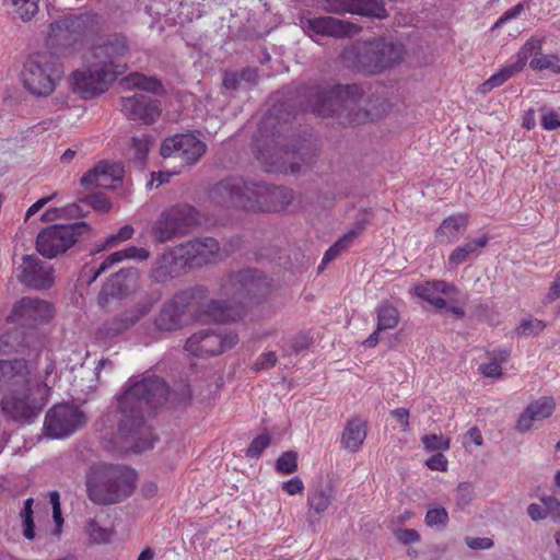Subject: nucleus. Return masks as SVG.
<instances>
[{"mask_svg": "<svg viewBox=\"0 0 560 560\" xmlns=\"http://www.w3.org/2000/svg\"><path fill=\"white\" fill-rule=\"evenodd\" d=\"M170 389L165 381L153 374L128 380L117 398L118 434L133 442V450L142 452L153 446L152 432L144 425V415L163 405Z\"/></svg>", "mask_w": 560, "mask_h": 560, "instance_id": "nucleus-1", "label": "nucleus"}, {"mask_svg": "<svg viewBox=\"0 0 560 560\" xmlns=\"http://www.w3.org/2000/svg\"><path fill=\"white\" fill-rule=\"evenodd\" d=\"M129 45L121 34H110L93 44L83 67L70 75V86L83 100H92L108 90L127 69Z\"/></svg>", "mask_w": 560, "mask_h": 560, "instance_id": "nucleus-2", "label": "nucleus"}, {"mask_svg": "<svg viewBox=\"0 0 560 560\" xmlns=\"http://www.w3.org/2000/svg\"><path fill=\"white\" fill-rule=\"evenodd\" d=\"M363 90L358 84L313 86L307 91V106L318 117H337L345 126L374 121L387 113L389 104L385 100L361 105Z\"/></svg>", "mask_w": 560, "mask_h": 560, "instance_id": "nucleus-3", "label": "nucleus"}, {"mask_svg": "<svg viewBox=\"0 0 560 560\" xmlns=\"http://www.w3.org/2000/svg\"><path fill=\"white\" fill-rule=\"evenodd\" d=\"M212 199L221 206L240 208L246 211L278 212L293 201V191L282 186H268L244 182L241 178H226L211 190Z\"/></svg>", "mask_w": 560, "mask_h": 560, "instance_id": "nucleus-4", "label": "nucleus"}, {"mask_svg": "<svg viewBox=\"0 0 560 560\" xmlns=\"http://www.w3.org/2000/svg\"><path fill=\"white\" fill-rule=\"evenodd\" d=\"M269 290V280L257 270L246 269L229 273L220 285V294L225 300L211 301L206 314L214 322H235L244 316L245 302L265 296Z\"/></svg>", "mask_w": 560, "mask_h": 560, "instance_id": "nucleus-5", "label": "nucleus"}, {"mask_svg": "<svg viewBox=\"0 0 560 560\" xmlns=\"http://www.w3.org/2000/svg\"><path fill=\"white\" fill-rule=\"evenodd\" d=\"M136 479V471L128 466L100 465L86 479L88 497L102 505L120 502L131 495Z\"/></svg>", "mask_w": 560, "mask_h": 560, "instance_id": "nucleus-6", "label": "nucleus"}, {"mask_svg": "<svg viewBox=\"0 0 560 560\" xmlns=\"http://www.w3.org/2000/svg\"><path fill=\"white\" fill-rule=\"evenodd\" d=\"M100 28L101 19L94 13L71 14L57 20L50 24L46 38L48 52L54 57L70 55L79 42Z\"/></svg>", "mask_w": 560, "mask_h": 560, "instance_id": "nucleus-7", "label": "nucleus"}, {"mask_svg": "<svg viewBox=\"0 0 560 560\" xmlns=\"http://www.w3.org/2000/svg\"><path fill=\"white\" fill-rule=\"evenodd\" d=\"M49 392L50 388L46 384H38L30 373L25 383L12 387L3 396L2 412L18 422H32L42 412Z\"/></svg>", "mask_w": 560, "mask_h": 560, "instance_id": "nucleus-8", "label": "nucleus"}, {"mask_svg": "<svg viewBox=\"0 0 560 560\" xmlns=\"http://www.w3.org/2000/svg\"><path fill=\"white\" fill-rule=\"evenodd\" d=\"M62 74V67L52 54L36 51L28 55L23 62L20 80L33 96L48 97L55 92Z\"/></svg>", "mask_w": 560, "mask_h": 560, "instance_id": "nucleus-9", "label": "nucleus"}, {"mask_svg": "<svg viewBox=\"0 0 560 560\" xmlns=\"http://www.w3.org/2000/svg\"><path fill=\"white\" fill-rule=\"evenodd\" d=\"M355 68L368 74H378L399 65L406 55L404 44L387 37L363 42L355 48Z\"/></svg>", "mask_w": 560, "mask_h": 560, "instance_id": "nucleus-10", "label": "nucleus"}, {"mask_svg": "<svg viewBox=\"0 0 560 560\" xmlns=\"http://www.w3.org/2000/svg\"><path fill=\"white\" fill-rule=\"evenodd\" d=\"M198 221L196 209L188 205H176L165 209L152 225V235L158 243H165L184 235Z\"/></svg>", "mask_w": 560, "mask_h": 560, "instance_id": "nucleus-11", "label": "nucleus"}, {"mask_svg": "<svg viewBox=\"0 0 560 560\" xmlns=\"http://www.w3.org/2000/svg\"><path fill=\"white\" fill-rule=\"evenodd\" d=\"M84 228L85 222L48 226L37 235L36 248L42 256L52 259L72 247Z\"/></svg>", "mask_w": 560, "mask_h": 560, "instance_id": "nucleus-12", "label": "nucleus"}, {"mask_svg": "<svg viewBox=\"0 0 560 560\" xmlns=\"http://www.w3.org/2000/svg\"><path fill=\"white\" fill-rule=\"evenodd\" d=\"M203 293L201 288L190 289L176 293L166 301L154 318V326L159 331H174L185 324V316L191 313L194 300Z\"/></svg>", "mask_w": 560, "mask_h": 560, "instance_id": "nucleus-13", "label": "nucleus"}, {"mask_svg": "<svg viewBox=\"0 0 560 560\" xmlns=\"http://www.w3.org/2000/svg\"><path fill=\"white\" fill-rule=\"evenodd\" d=\"M85 415L79 407L70 404H59L51 407L45 417L46 434L61 439L73 434L85 423Z\"/></svg>", "mask_w": 560, "mask_h": 560, "instance_id": "nucleus-14", "label": "nucleus"}, {"mask_svg": "<svg viewBox=\"0 0 560 560\" xmlns=\"http://www.w3.org/2000/svg\"><path fill=\"white\" fill-rule=\"evenodd\" d=\"M238 341L234 331L206 329L195 332L185 345V350L195 357H211L233 348Z\"/></svg>", "mask_w": 560, "mask_h": 560, "instance_id": "nucleus-15", "label": "nucleus"}, {"mask_svg": "<svg viewBox=\"0 0 560 560\" xmlns=\"http://www.w3.org/2000/svg\"><path fill=\"white\" fill-rule=\"evenodd\" d=\"M542 45L544 38L530 37L527 39L516 52L514 60L509 61L480 85V92L488 93L521 72L525 68L529 57H532L534 52L542 50Z\"/></svg>", "mask_w": 560, "mask_h": 560, "instance_id": "nucleus-16", "label": "nucleus"}, {"mask_svg": "<svg viewBox=\"0 0 560 560\" xmlns=\"http://www.w3.org/2000/svg\"><path fill=\"white\" fill-rule=\"evenodd\" d=\"M52 314L54 308L49 302L24 296L13 305L7 320L20 327L33 328L48 322Z\"/></svg>", "mask_w": 560, "mask_h": 560, "instance_id": "nucleus-17", "label": "nucleus"}, {"mask_svg": "<svg viewBox=\"0 0 560 560\" xmlns=\"http://www.w3.org/2000/svg\"><path fill=\"white\" fill-rule=\"evenodd\" d=\"M207 145L191 133H180L164 139L160 153L163 158H177L186 165L196 164L206 153Z\"/></svg>", "mask_w": 560, "mask_h": 560, "instance_id": "nucleus-18", "label": "nucleus"}, {"mask_svg": "<svg viewBox=\"0 0 560 560\" xmlns=\"http://www.w3.org/2000/svg\"><path fill=\"white\" fill-rule=\"evenodd\" d=\"M18 278L27 288L46 290L55 282V270L35 255H25L22 258Z\"/></svg>", "mask_w": 560, "mask_h": 560, "instance_id": "nucleus-19", "label": "nucleus"}, {"mask_svg": "<svg viewBox=\"0 0 560 560\" xmlns=\"http://www.w3.org/2000/svg\"><path fill=\"white\" fill-rule=\"evenodd\" d=\"M120 110L127 119L143 125H153L162 114L161 102L143 94L121 97Z\"/></svg>", "mask_w": 560, "mask_h": 560, "instance_id": "nucleus-20", "label": "nucleus"}, {"mask_svg": "<svg viewBox=\"0 0 560 560\" xmlns=\"http://www.w3.org/2000/svg\"><path fill=\"white\" fill-rule=\"evenodd\" d=\"M177 246L183 249L180 254L188 270L215 261L220 252L219 242L213 237L196 238Z\"/></svg>", "mask_w": 560, "mask_h": 560, "instance_id": "nucleus-21", "label": "nucleus"}, {"mask_svg": "<svg viewBox=\"0 0 560 560\" xmlns=\"http://www.w3.org/2000/svg\"><path fill=\"white\" fill-rule=\"evenodd\" d=\"M301 26L308 35L315 34L337 38L349 37L360 31L355 24L332 16L302 18Z\"/></svg>", "mask_w": 560, "mask_h": 560, "instance_id": "nucleus-22", "label": "nucleus"}, {"mask_svg": "<svg viewBox=\"0 0 560 560\" xmlns=\"http://www.w3.org/2000/svg\"><path fill=\"white\" fill-rule=\"evenodd\" d=\"M304 148L289 150L288 148L260 149L258 160L265 165L268 173L294 174L300 172L301 165L295 158L302 159Z\"/></svg>", "mask_w": 560, "mask_h": 560, "instance_id": "nucleus-23", "label": "nucleus"}, {"mask_svg": "<svg viewBox=\"0 0 560 560\" xmlns=\"http://www.w3.org/2000/svg\"><path fill=\"white\" fill-rule=\"evenodd\" d=\"M322 8L335 14H358L376 19L387 16L386 9L380 0H320Z\"/></svg>", "mask_w": 560, "mask_h": 560, "instance_id": "nucleus-24", "label": "nucleus"}, {"mask_svg": "<svg viewBox=\"0 0 560 560\" xmlns=\"http://www.w3.org/2000/svg\"><path fill=\"white\" fill-rule=\"evenodd\" d=\"M178 246L167 248L151 265L149 278L156 283H165L188 269Z\"/></svg>", "mask_w": 560, "mask_h": 560, "instance_id": "nucleus-25", "label": "nucleus"}, {"mask_svg": "<svg viewBox=\"0 0 560 560\" xmlns=\"http://www.w3.org/2000/svg\"><path fill=\"white\" fill-rule=\"evenodd\" d=\"M150 257V252L144 247L129 246L127 248L117 250L107 256L97 268L84 265L80 279L88 285L92 284L104 271L110 268L114 264L120 262L126 259L143 261Z\"/></svg>", "mask_w": 560, "mask_h": 560, "instance_id": "nucleus-26", "label": "nucleus"}, {"mask_svg": "<svg viewBox=\"0 0 560 560\" xmlns=\"http://www.w3.org/2000/svg\"><path fill=\"white\" fill-rule=\"evenodd\" d=\"M139 280L137 268L120 269L113 275L98 293V303L105 305L109 298H124L132 292Z\"/></svg>", "mask_w": 560, "mask_h": 560, "instance_id": "nucleus-27", "label": "nucleus"}, {"mask_svg": "<svg viewBox=\"0 0 560 560\" xmlns=\"http://www.w3.org/2000/svg\"><path fill=\"white\" fill-rule=\"evenodd\" d=\"M556 409V401L552 397L542 396L532 401L520 415L515 429L525 433L533 429L535 422L542 421L552 416Z\"/></svg>", "mask_w": 560, "mask_h": 560, "instance_id": "nucleus-28", "label": "nucleus"}, {"mask_svg": "<svg viewBox=\"0 0 560 560\" xmlns=\"http://www.w3.org/2000/svg\"><path fill=\"white\" fill-rule=\"evenodd\" d=\"M122 167L117 163L102 161L81 178L83 185H93L101 188H114L122 179Z\"/></svg>", "mask_w": 560, "mask_h": 560, "instance_id": "nucleus-29", "label": "nucleus"}, {"mask_svg": "<svg viewBox=\"0 0 560 560\" xmlns=\"http://www.w3.org/2000/svg\"><path fill=\"white\" fill-rule=\"evenodd\" d=\"M470 217L466 212H458L445 218L435 230V240L439 244H453L466 232Z\"/></svg>", "mask_w": 560, "mask_h": 560, "instance_id": "nucleus-30", "label": "nucleus"}, {"mask_svg": "<svg viewBox=\"0 0 560 560\" xmlns=\"http://www.w3.org/2000/svg\"><path fill=\"white\" fill-rule=\"evenodd\" d=\"M30 368L25 360H0V393L25 383Z\"/></svg>", "mask_w": 560, "mask_h": 560, "instance_id": "nucleus-31", "label": "nucleus"}, {"mask_svg": "<svg viewBox=\"0 0 560 560\" xmlns=\"http://www.w3.org/2000/svg\"><path fill=\"white\" fill-rule=\"evenodd\" d=\"M453 291H455V287L443 280L425 281L413 288L415 295L439 310L446 306V301L441 294H448Z\"/></svg>", "mask_w": 560, "mask_h": 560, "instance_id": "nucleus-32", "label": "nucleus"}, {"mask_svg": "<svg viewBox=\"0 0 560 560\" xmlns=\"http://www.w3.org/2000/svg\"><path fill=\"white\" fill-rule=\"evenodd\" d=\"M368 434V422L358 417L350 418L341 433V445L349 452H358Z\"/></svg>", "mask_w": 560, "mask_h": 560, "instance_id": "nucleus-33", "label": "nucleus"}, {"mask_svg": "<svg viewBox=\"0 0 560 560\" xmlns=\"http://www.w3.org/2000/svg\"><path fill=\"white\" fill-rule=\"evenodd\" d=\"M490 237L487 234L471 240L452 250L448 256V262L452 266L464 264L469 257L478 256L479 249L488 245Z\"/></svg>", "mask_w": 560, "mask_h": 560, "instance_id": "nucleus-34", "label": "nucleus"}, {"mask_svg": "<svg viewBox=\"0 0 560 560\" xmlns=\"http://www.w3.org/2000/svg\"><path fill=\"white\" fill-rule=\"evenodd\" d=\"M122 85L128 90H142L153 94H162L164 92L160 80L140 72L129 73L122 79Z\"/></svg>", "mask_w": 560, "mask_h": 560, "instance_id": "nucleus-35", "label": "nucleus"}, {"mask_svg": "<svg viewBox=\"0 0 560 560\" xmlns=\"http://www.w3.org/2000/svg\"><path fill=\"white\" fill-rule=\"evenodd\" d=\"M332 489L322 486L311 489L307 493V506L315 514H324L332 503Z\"/></svg>", "mask_w": 560, "mask_h": 560, "instance_id": "nucleus-36", "label": "nucleus"}, {"mask_svg": "<svg viewBox=\"0 0 560 560\" xmlns=\"http://www.w3.org/2000/svg\"><path fill=\"white\" fill-rule=\"evenodd\" d=\"M375 313L378 330L394 329L398 326L400 314L394 305L389 303H382L376 307Z\"/></svg>", "mask_w": 560, "mask_h": 560, "instance_id": "nucleus-37", "label": "nucleus"}, {"mask_svg": "<svg viewBox=\"0 0 560 560\" xmlns=\"http://www.w3.org/2000/svg\"><path fill=\"white\" fill-rule=\"evenodd\" d=\"M532 56L534 57L529 61V67L533 70H550L555 74H560V57L558 55H542L540 50L539 52H534Z\"/></svg>", "mask_w": 560, "mask_h": 560, "instance_id": "nucleus-38", "label": "nucleus"}, {"mask_svg": "<svg viewBox=\"0 0 560 560\" xmlns=\"http://www.w3.org/2000/svg\"><path fill=\"white\" fill-rule=\"evenodd\" d=\"M14 13L24 22L31 21L39 10V0H7Z\"/></svg>", "mask_w": 560, "mask_h": 560, "instance_id": "nucleus-39", "label": "nucleus"}, {"mask_svg": "<svg viewBox=\"0 0 560 560\" xmlns=\"http://www.w3.org/2000/svg\"><path fill=\"white\" fill-rule=\"evenodd\" d=\"M27 346L25 338L19 329L7 331L0 336V353H10L18 351L20 347Z\"/></svg>", "mask_w": 560, "mask_h": 560, "instance_id": "nucleus-40", "label": "nucleus"}, {"mask_svg": "<svg viewBox=\"0 0 560 560\" xmlns=\"http://www.w3.org/2000/svg\"><path fill=\"white\" fill-rule=\"evenodd\" d=\"M33 504L34 500L32 498L26 499L24 501V506L20 512V517L22 520L23 525V536L27 540H33L35 538V523L33 517Z\"/></svg>", "mask_w": 560, "mask_h": 560, "instance_id": "nucleus-41", "label": "nucleus"}, {"mask_svg": "<svg viewBox=\"0 0 560 560\" xmlns=\"http://www.w3.org/2000/svg\"><path fill=\"white\" fill-rule=\"evenodd\" d=\"M546 328V323L538 318H524L515 328V334L522 337L537 336Z\"/></svg>", "mask_w": 560, "mask_h": 560, "instance_id": "nucleus-42", "label": "nucleus"}, {"mask_svg": "<svg viewBox=\"0 0 560 560\" xmlns=\"http://www.w3.org/2000/svg\"><path fill=\"white\" fill-rule=\"evenodd\" d=\"M86 534L94 544H107L112 538V530L102 527L95 520H90L86 525Z\"/></svg>", "mask_w": 560, "mask_h": 560, "instance_id": "nucleus-43", "label": "nucleus"}, {"mask_svg": "<svg viewBox=\"0 0 560 560\" xmlns=\"http://www.w3.org/2000/svg\"><path fill=\"white\" fill-rule=\"evenodd\" d=\"M448 512L443 506L431 508L427 511L424 523L428 527H445L448 523Z\"/></svg>", "mask_w": 560, "mask_h": 560, "instance_id": "nucleus-44", "label": "nucleus"}, {"mask_svg": "<svg viewBox=\"0 0 560 560\" xmlns=\"http://www.w3.org/2000/svg\"><path fill=\"white\" fill-rule=\"evenodd\" d=\"M298 469V454L293 451L282 453L276 460V470L283 475H290Z\"/></svg>", "mask_w": 560, "mask_h": 560, "instance_id": "nucleus-45", "label": "nucleus"}, {"mask_svg": "<svg viewBox=\"0 0 560 560\" xmlns=\"http://www.w3.org/2000/svg\"><path fill=\"white\" fill-rule=\"evenodd\" d=\"M256 77V70L245 69L241 72H226L223 77V85L228 90H236L241 81H250Z\"/></svg>", "mask_w": 560, "mask_h": 560, "instance_id": "nucleus-46", "label": "nucleus"}, {"mask_svg": "<svg viewBox=\"0 0 560 560\" xmlns=\"http://www.w3.org/2000/svg\"><path fill=\"white\" fill-rule=\"evenodd\" d=\"M421 442L423 447L429 451H447L451 445V441L448 438H445L443 434L430 433L425 434L421 438Z\"/></svg>", "mask_w": 560, "mask_h": 560, "instance_id": "nucleus-47", "label": "nucleus"}, {"mask_svg": "<svg viewBox=\"0 0 560 560\" xmlns=\"http://www.w3.org/2000/svg\"><path fill=\"white\" fill-rule=\"evenodd\" d=\"M270 441L271 439L268 433L259 434L250 442L246 450V456L249 458H258L261 453L269 446Z\"/></svg>", "mask_w": 560, "mask_h": 560, "instance_id": "nucleus-48", "label": "nucleus"}, {"mask_svg": "<svg viewBox=\"0 0 560 560\" xmlns=\"http://www.w3.org/2000/svg\"><path fill=\"white\" fill-rule=\"evenodd\" d=\"M81 201L92 207L97 212H107L112 208L110 201L103 192L90 194Z\"/></svg>", "mask_w": 560, "mask_h": 560, "instance_id": "nucleus-49", "label": "nucleus"}, {"mask_svg": "<svg viewBox=\"0 0 560 560\" xmlns=\"http://www.w3.org/2000/svg\"><path fill=\"white\" fill-rule=\"evenodd\" d=\"M50 504L52 508V518L55 522V529L52 532L54 535L58 536L61 534L62 525H63V517L61 513V505H60V495L57 491H51L49 493Z\"/></svg>", "mask_w": 560, "mask_h": 560, "instance_id": "nucleus-50", "label": "nucleus"}, {"mask_svg": "<svg viewBox=\"0 0 560 560\" xmlns=\"http://www.w3.org/2000/svg\"><path fill=\"white\" fill-rule=\"evenodd\" d=\"M135 230L131 225L127 224L121 226L116 234H112L106 237L103 248H110L119 243L131 240L133 236Z\"/></svg>", "mask_w": 560, "mask_h": 560, "instance_id": "nucleus-51", "label": "nucleus"}, {"mask_svg": "<svg viewBox=\"0 0 560 560\" xmlns=\"http://www.w3.org/2000/svg\"><path fill=\"white\" fill-rule=\"evenodd\" d=\"M475 491L470 483L460 482L456 488L455 500L458 508L464 509L474 500Z\"/></svg>", "mask_w": 560, "mask_h": 560, "instance_id": "nucleus-52", "label": "nucleus"}, {"mask_svg": "<svg viewBox=\"0 0 560 560\" xmlns=\"http://www.w3.org/2000/svg\"><path fill=\"white\" fill-rule=\"evenodd\" d=\"M540 125L544 130L552 131L560 128V114L552 109L541 108Z\"/></svg>", "mask_w": 560, "mask_h": 560, "instance_id": "nucleus-53", "label": "nucleus"}, {"mask_svg": "<svg viewBox=\"0 0 560 560\" xmlns=\"http://www.w3.org/2000/svg\"><path fill=\"white\" fill-rule=\"evenodd\" d=\"M150 144L151 137L148 135L132 138V148L135 150V155L139 161H144L149 153Z\"/></svg>", "mask_w": 560, "mask_h": 560, "instance_id": "nucleus-54", "label": "nucleus"}, {"mask_svg": "<svg viewBox=\"0 0 560 560\" xmlns=\"http://www.w3.org/2000/svg\"><path fill=\"white\" fill-rule=\"evenodd\" d=\"M395 538L402 545L417 544L420 541V534L411 528H396L393 530Z\"/></svg>", "mask_w": 560, "mask_h": 560, "instance_id": "nucleus-55", "label": "nucleus"}, {"mask_svg": "<svg viewBox=\"0 0 560 560\" xmlns=\"http://www.w3.org/2000/svg\"><path fill=\"white\" fill-rule=\"evenodd\" d=\"M527 2H525L524 0L520 3H517L516 5H514L513 8L509 9L508 11H505L498 20L497 22L494 23V25L492 26V30H495V28H499L501 27L504 23L513 20V19H517L521 16V14L523 13L524 11V8H525V4Z\"/></svg>", "mask_w": 560, "mask_h": 560, "instance_id": "nucleus-56", "label": "nucleus"}, {"mask_svg": "<svg viewBox=\"0 0 560 560\" xmlns=\"http://www.w3.org/2000/svg\"><path fill=\"white\" fill-rule=\"evenodd\" d=\"M277 363V354L273 351L264 352L253 365L255 371H264L273 368Z\"/></svg>", "mask_w": 560, "mask_h": 560, "instance_id": "nucleus-57", "label": "nucleus"}, {"mask_svg": "<svg viewBox=\"0 0 560 560\" xmlns=\"http://www.w3.org/2000/svg\"><path fill=\"white\" fill-rule=\"evenodd\" d=\"M365 229V221H361L357 224V226L349 231L348 233L343 234L337 243L340 244V247L346 250L349 246L352 245L353 241L362 233V231Z\"/></svg>", "mask_w": 560, "mask_h": 560, "instance_id": "nucleus-58", "label": "nucleus"}, {"mask_svg": "<svg viewBox=\"0 0 560 560\" xmlns=\"http://www.w3.org/2000/svg\"><path fill=\"white\" fill-rule=\"evenodd\" d=\"M479 371L486 377L500 378L503 374L501 364L494 360H491L489 363L481 364L479 366Z\"/></svg>", "mask_w": 560, "mask_h": 560, "instance_id": "nucleus-59", "label": "nucleus"}, {"mask_svg": "<svg viewBox=\"0 0 560 560\" xmlns=\"http://www.w3.org/2000/svg\"><path fill=\"white\" fill-rule=\"evenodd\" d=\"M282 490L289 495L302 494L304 491V483L300 477H293L282 483Z\"/></svg>", "mask_w": 560, "mask_h": 560, "instance_id": "nucleus-60", "label": "nucleus"}, {"mask_svg": "<svg viewBox=\"0 0 560 560\" xmlns=\"http://www.w3.org/2000/svg\"><path fill=\"white\" fill-rule=\"evenodd\" d=\"M425 464L431 470H438V471H446L447 466H448V462L442 453H436V454L432 455L427 460Z\"/></svg>", "mask_w": 560, "mask_h": 560, "instance_id": "nucleus-61", "label": "nucleus"}, {"mask_svg": "<svg viewBox=\"0 0 560 560\" xmlns=\"http://www.w3.org/2000/svg\"><path fill=\"white\" fill-rule=\"evenodd\" d=\"M390 415L401 424L404 432L410 431V412L406 408H396L390 411Z\"/></svg>", "mask_w": 560, "mask_h": 560, "instance_id": "nucleus-62", "label": "nucleus"}, {"mask_svg": "<svg viewBox=\"0 0 560 560\" xmlns=\"http://www.w3.org/2000/svg\"><path fill=\"white\" fill-rule=\"evenodd\" d=\"M541 502L548 516L560 517V501L558 499L555 497H545L541 499Z\"/></svg>", "mask_w": 560, "mask_h": 560, "instance_id": "nucleus-63", "label": "nucleus"}, {"mask_svg": "<svg viewBox=\"0 0 560 560\" xmlns=\"http://www.w3.org/2000/svg\"><path fill=\"white\" fill-rule=\"evenodd\" d=\"M558 299H560V271L556 275L544 303L549 304Z\"/></svg>", "mask_w": 560, "mask_h": 560, "instance_id": "nucleus-64", "label": "nucleus"}]
</instances>
